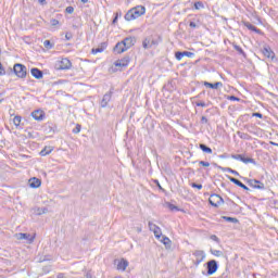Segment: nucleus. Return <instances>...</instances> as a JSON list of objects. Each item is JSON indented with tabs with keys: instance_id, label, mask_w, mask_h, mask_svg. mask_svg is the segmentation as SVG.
Wrapping results in <instances>:
<instances>
[{
	"instance_id": "obj_11",
	"label": "nucleus",
	"mask_w": 278,
	"mask_h": 278,
	"mask_svg": "<svg viewBox=\"0 0 278 278\" xmlns=\"http://www.w3.org/2000/svg\"><path fill=\"white\" fill-rule=\"evenodd\" d=\"M114 94V91L111 89L110 91H108L104 96H103V98H102V100H101V102H100V105H101V108H108V103L110 102V101H112V96Z\"/></svg>"
},
{
	"instance_id": "obj_32",
	"label": "nucleus",
	"mask_w": 278,
	"mask_h": 278,
	"mask_svg": "<svg viewBox=\"0 0 278 278\" xmlns=\"http://www.w3.org/2000/svg\"><path fill=\"white\" fill-rule=\"evenodd\" d=\"M223 220H226V223H239L238 218L236 217H229V216H222Z\"/></svg>"
},
{
	"instance_id": "obj_52",
	"label": "nucleus",
	"mask_w": 278,
	"mask_h": 278,
	"mask_svg": "<svg viewBox=\"0 0 278 278\" xmlns=\"http://www.w3.org/2000/svg\"><path fill=\"white\" fill-rule=\"evenodd\" d=\"M189 27H192L193 29H195V27H197V23H194V22H190V23H189Z\"/></svg>"
},
{
	"instance_id": "obj_22",
	"label": "nucleus",
	"mask_w": 278,
	"mask_h": 278,
	"mask_svg": "<svg viewBox=\"0 0 278 278\" xmlns=\"http://www.w3.org/2000/svg\"><path fill=\"white\" fill-rule=\"evenodd\" d=\"M205 88H211L212 90H218V88H223V84L220 81H217L215 84L204 81Z\"/></svg>"
},
{
	"instance_id": "obj_51",
	"label": "nucleus",
	"mask_w": 278,
	"mask_h": 278,
	"mask_svg": "<svg viewBox=\"0 0 278 278\" xmlns=\"http://www.w3.org/2000/svg\"><path fill=\"white\" fill-rule=\"evenodd\" d=\"M65 38H66V40H71L73 38V34L72 33H66Z\"/></svg>"
},
{
	"instance_id": "obj_7",
	"label": "nucleus",
	"mask_w": 278,
	"mask_h": 278,
	"mask_svg": "<svg viewBox=\"0 0 278 278\" xmlns=\"http://www.w3.org/2000/svg\"><path fill=\"white\" fill-rule=\"evenodd\" d=\"M193 255L195 256L194 266H199V264L204 262L205 257H206L205 251H203V250H195L193 252Z\"/></svg>"
},
{
	"instance_id": "obj_10",
	"label": "nucleus",
	"mask_w": 278,
	"mask_h": 278,
	"mask_svg": "<svg viewBox=\"0 0 278 278\" xmlns=\"http://www.w3.org/2000/svg\"><path fill=\"white\" fill-rule=\"evenodd\" d=\"M15 238L16 240H26L27 244H31L36 239V237H33L31 235L25 232L15 233Z\"/></svg>"
},
{
	"instance_id": "obj_39",
	"label": "nucleus",
	"mask_w": 278,
	"mask_h": 278,
	"mask_svg": "<svg viewBox=\"0 0 278 278\" xmlns=\"http://www.w3.org/2000/svg\"><path fill=\"white\" fill-rule=\"evenodd\" d=\"M81 131V125L77 124L76 127L73 129V134H79Z\"/></svg>"
},
{
	"instance_id": "obj_26",
	"label": "nucleus",
	"mask_w": 278,
	"mask_h": 278,
	"mask_svg": "<svg viewBox=\"0 0 278 278\" xmlns=\"http://www.w3.org/2000/svg\"><path fill=\"white\" fill-rule=\"evenodd\" d=\"M200 149L203 151V153L212 154V148L207 147L205 143H200Z\"/></svg>"
},
{
	"instance_id": "obj_38",
	"label": "nucleus",
	"mask_w": 278,
	"mask_h": 278,
	"mask_svg": "<svg viewBox=\"0 0 278 278\" xmlns=\"http://www.w3.org/2000/svg\"><path fill=\"white\" fill-rule=\"evenodd\" d=\"M197 108H207V104L203 101L195 102Z\"/></svg>"
},
{
	"instance_id": "obj_13",
	"label": "nucleus",
	"mask_w": 278,
	"mask_h": 278,
	"mask_svg": "<svg viewBox=\"0 0 278 278\" xmlns=\"http://www.w3.org/2000/svg\"><path fill=\"white\" fill-rule=\"evenodd\" d=\"M135 42H136V38L134 37H126L124 40H122V45H124L126 51H128V49H131Z\"/></svg>"
},
{
	"instance_id": "obj_45",
	"label": "nucleus",
	"mask_w": 278,
	"mask_h": 278,
	"mask_svg": "<svg viewBox=\"0 0 278 278\" xmlns=\"http://www.w3.org/2000/svg\"><path fill=\"white\" fill-rule=\"evenodd\" d=\"M117 23H118V12L115 13V16H114V18L112 21L113 25H116Z\"/></svg>"
},
{
	"instance_id": "obj_18",
	"label": "nucleus",
	"mask_w": 278,
	"mask_h": 278,
	"mask_svg": "<svg viewBox=\"0 0 278 278\" xmlns=\"http://www.w3.org/2000/svg\"><path fill=\"white\" fill-rule=\"evenodd\" d=\"M114 53H125V51H127V49L125 48V46L123 45V41H119L115 45V47L113 48Z\"/></svg>"
},
{
	"instance_id": "obj_6",
	"label": "nucleus",
	"mask_w": 278,
	"mask_h": 278,
	"mask_svg": "<svg viewBox=\"0 0 278 278\" xmlns=\"http://www.w3.org/2000/svg\"><path fill=\"white\" fill-rule=\"evenodd\" d=\"M159 45L160 41L153 37H147L142 42L143 49H151V47H157Z\"/></svg>"
},
{
	"instance_id": "obj_30",
	"label": "nucleus",
	"mask_w": 278,
	"mask_h": 278,
	"mask_svg": "<svg viewBox=\"0 0 278 278\" xmlns=\"http://www.w3.org/2000/svg\"><path fill=\"white\" fill-rule=\"evenodd\" d=\"M161 242H163V244L165 245L166 249H170V244H172V241L168 237H163V239L161 240Z\"/></svg>"
},
{
	"instance_id": "obj_53",
	"label": "nucleus",
	"mask_w": 278,
	"mask_h": 278,
	"mask_svg": "<svg viewBox=\"0 0 278 278\" xmlns=\"http://www.w3.org/2000/svg\"><path fill=\"white\" fill-rule=\"evenodd\" d=\"M168 207H169V210H172V211H173V210H177V206H175V204H169Z\"/></svg>"
},
{
	"instance_id": "obj_34",
	"label": "nucleus",
	"mask_w": 278,
	"mask_h": 278,
	"mask_svg": "<svg viewBox=\"0 0 278 278\" xmlns=\"http://www.w3.org/2000/svg\"><path fill=\"white\" fill-rule=\"evenodd\" d=\"M21 121H22L21 115H16V116L13 118V125H15V127H18V126L21 125Z\"/></svg>"
},
{
	"instance_id": "obj_21",
	"label": "nucleus",
	"mask_w": 278,
	"mask_h": 278,
	"mask_svg": "<svg viewBox=\"0 0 278 278\" xmlns=\"http://www.w3.org/2000/svg\"><path fill=\"white\" fill-rule=\"evenodd\" d=\"M128 65H129V59L128 58H124V59L117 60L115 62V66H118L119 68H125Z\"/></svg>"
},
{
	"instance_id": "obj_56",
	"label": "nucleus",
	"mask_w": 278,
	"mask_h": 278,
	"mask_svg": "<svg viewBox=\"0 0 278 278\" xmlns=\"http://www.w3.org/2000/svg\"><path fill=\"white\" fill-rule=\"evenodd\" d=\"M270 144H273V147H278V143H275L273 141H270Z\"/></svg>"
},
{
	"instance_id": "obj_43",
	"label": "nucleus",
	"mask_w": 278,
	"mask_h": 278,
	"mask_svg": "<svg viewBox=\"0 0 278 278\" xmlns=\"http://www.w3.org/2000/svg\"><path fill=\"white\" fill-rule=\"evenodd\" d=\"M50 23H51L52 27H55L56 25H60V21H58V20H55V18H52V20L50 21Z\"/></svg>"
},
{
	"instance_id": "obj_54",
	"label": "nucleus",
	"mask_w": 278,
	"mask_h": 278,
	"mask_svg": "<svg viewBox=\"0 0 278 278\" xmlns=\"http://www.w3.org/2000/svg\"><path fill=\"white\" fill-rule=\"evenodd\" d=\"M38 3H40L41 5H45V3H47V0H38Z\"/></svg>"
},
{
	"instance_id": "obj_8",
	"label": "nucleus",
	"mask_w": 278,
	"mask_h": 278,
	"mask_svg": "<svg viewBox=\"0 0 278 278\" xmlns=\"http://www.w3.org/2000/svg\"><path fill=\"white\" fill-rule=\"evenodd\" d=\"M248 185L256 190H266V186L264 185V182L257 179H248Z\"/></svg>"
},
{
	"instance_id": "obj_9",
	"label": "nucleus",
	"mask_w": 278,
	"mask_h": 278,
	"mask_svg": "<svg viewBox=\"0 0 278 278\" xmlns=\"http://www.w3.org/2000/svg\"><path fill=\"white\" fill-rule=\"evenodd\" d=\"M148 227L150 231H153L156 240H160V238H162V229L160 228V226L153 224L152 222H149Z\"/></svg>"
},
{
	"instance_id": "obj_20",
	"label": "nucleus",
	"mask_w": 278,
	"mask_h": 278,
	"mask_svg": "<svg viewBox=\"0 0 278 278\" xmlns=\"http://www.w3.org/2000/svg\"><path fill=\"white\" fill-rule=\"evenodd\" d=\"M104 49H108V43L102 42L98 48H93L91 50V53L93 55H97V53H103Z\"/></svg>"
},
{
	"instance_id": "obj_37",
	"label": "nucleus",
	"mask_w": 278,
	"mask_h": 278,
	"mask_svg": "<svg viewBox=\"0 0 278 278\" xmlns=\"http://www.w3.org/2000/svg\"><path fill=\"white\" fill-rule=\"evenodd\" d=\"M243 155H244V154H231L230 157H231L232 160H239V161L241 162Z\"/></svg>"
},
{
	"instance_id": "obj_55",
	"label": "nucleus",
	"mask_w": 278,
	"mask_h": 278,
	"mask_svg": "<svg viewBox=\"0 0 278 278\" xmlns=\"http://www.w3.org/2000/svg\"><path fill=\"white\" fill-rule=\"evenodd\" d=\"M136 230L138 233H142V227H137Z\"/></svg>"
},
{
	"instance_id": "obj_29",
	"label": "nucleus",
	"mask_w": 278,
	"mask_h": 278,
	"mask_svg": "<svg viewBox=\"0 0 278 278\" xmlns=\"http://www.w3.org/2000/svg\"><path fill=\"white\" fill-rule=\"evenodd\" d=\"M245 27L248 29H250V31H255L256 34H260V29L255 27V25L251 24V23H245Z\"/></svg>"
},
{
	"instance_id": "obj_48",
	"label": "nucleus",
	"mask_w": 278,
	"mask_h": 278,
	"mask_svg": "<svg viewBox=\"0 0 278 278\" xmlns=\"http://www.w3.org/2000/svg\"><path fill=\"white\" fill-rule=\"evenodd\" d=\"M201 123H202V125H207V123H208L207 117L202 116L201 117Z\"/></svg>"
},
{
	"instance_id": "obj_46",
	"label": "nucleus",
	"mask_w": 278,
	"mask_h": 278,
	"mask_svg": "<svg viewBox=\"0 0 278 278\" xmlns=\"http://www.w3.org/2000/svg\"><path fill=\"white\" fill-rule=\"evenodd\" d=\"M5 75V68H3V64L0 62V76Z\"/></svg>"
},
{
	"instance_id": "obj_12",
	"label": "nucleus",
	"mask_w": 278,
	"mask_h": 278,
	"mask_svg": "<svg viewBox=\"0 0 278 278\" xmlns=\"http://www.w3.org/2000/svg\"><path fill=\"white\" fill-rule=\"evenodd\" d=\"M194 55L193 52H189V51H177L175 52V58L176 60H178V62H181V60H184V58H192Z\"/></svg>"
},
{
	"instance_id": "obj_44",
	"label": "nucleus",
	"mask_w": 278,
	"mask_h": 278,
	"mask_svg": "<svg viewBox=\"0 0 278 278\" xmlns=\"http://www.w3.org/2000/svg\"><path fill=\"white\" fill-rule=\"evenodd\" d=\"M199 164L200 166H204L205 168L210 167V162L200 161Z\"/></svg>"
},
{
	"instance_id": "obj_40",
	"label": "nucleus",
	"mask_w": 278,
	"mask_h": 278,
	"mask_svg": "<svg viewBox=\"0 0 278 278\" xmlns=\"http://www.w3.org/2000/svg\"><path fill=\"white\" fill-rule=\"evenodd\" d=\"M65 12H66L67 14H73V12H75V8H73V7H67V8L65 9Z\"/></svg>"
},
{
	"instance_id": "obj_59",
	"label": "nucleus",
	"mask_w": 278,
	"mask_h": 278,
	"mask_svg": "<svg viewBox=\"0 0 278 278\" xmlns=\"http://www.w3.org/2000/svg\"><path fill=\"white\" fill-rule=\"evenodd\" d=\"M220 157L224 159V157H225V154H222Z\"/></svg>"
},
{
	"instance_id": "obj_17",
	"label": "nucleus",
	"mask_w": 278,
	"mask_h": 278,
	"mask_svg": "<svg viewBox=\"0 0 278 278\" xmlns=\"http://www.w3.org/2000/svg\"><path fill=\"white\" fill-rule=\"evenodd\" d=\"M28 184L30 188H40V186H42V180L33 177L28 180Z\"/></svg>"
},
{
	"instance_id": "obj_27",
	"label": "nucleus",
	"mask_w": 278,
	"mask_h": 278,
	"mask_svg": "<svg viewBox=\"0 0 278 278\" xmlns=\"http://www.w3.org/2000/svg\"><path fill=\"white\" fill-rule=\"evenodd\" d=\"M53 151L52 147H45L41 151H40V155L42 157H45V155H49V153H51Z\"/></svg>"
},
{
	"instance_id": "obj_5",
	"label": "nucleus",
	"mask_w": 278,
	"mask_h": 278,
	"mask_svg": "<svg viewBox=\"0 0 278 278\" xmlns=\"http://www.w3.org/2000/svg\"><path fill=\"white\" fill-rule=\"evenodd\" d=\"M206 275L210 277L218 270V262L216 260H211L206 262Z\"/></svg>"
},
{
	"instance_id": "obj_31",
	"label": "nucleus",
	"mask_w": 278,
	"mask_h": 278,
	"mask_svg": "<svg viewBox=\"0 0 278 278\" xmlns=\"http://www.w3.org/2000/svg\"><path fill=\"white\" fill-rule=\"evenodd\" d=\"M47 212H49V208H47V207H38L36 210V215L37 216H42V214H47Z\"/></svg>"
},
{
	"instance_id": "obj_23",
	"label": "nucleus",
	"mask_w": 278,
	"mask_h": 278,
	"mask_svg": "<svg viewBox=\"0 0 278 278\" xmlns=\"http://www.w3.org/2000/svg\"><path fill=\"white\" fill-rule=\"evenodd\" d=\"M127 266H129V262H127L125 258H122L117 264V270H126Z\"/></svg>"
},
{
	"instance_id": "obj_33",
	"label": "nucleus",
	"mask_w": 278,
	"mask_h": 278,
	"mask_svg": "<svg viewBox=\"0 0 278 278\" xmlns=\"http://www.w3.org/2000/svg\"><path fill=\"white\" fill-rule=\"evenodd\" d=\"M210 253H211L212 255H215V257H223V251H220V250L211 249V250H210Z\"/></svg>"
},
{
	"instance_id": "obj_58",
	"label": "nucleus",
	"mask_w": 278,
	"mask_h": 278,
	"mask_svg": "<svg viewBox=\"0 0 278 278\" xmlns=\"http://www.w3.org/2000/svg\"><path fill=\"white\" fill-rule=\"evenodd\" d=\"M58 278H62V274H59V275H58Z\"/></svg>"
},
{
	"instance_id": "obj_41",
	"label": "nucleus",
	"mask_w": 278,
	"mask_h": 278,
	"mask_svg": "<svg viewBox=\"0 0 278 278\" xmlns=\"http://www.w3.org/2000/svg\"><path fill=\"white\" fill-rule=\"evenodd\" d=\"M236 51H238V53H240L241 55H244V50H242V48L240 46H235Z\"/></svg>"
},
{
	"instance_id": "obj_1",
	"label": "nucleus",
	"mask_w": 278,
	"mask_h": 278,
	"mask_svg": "<svg viewBox=\"0 0 278 278\" xmlns=\"http://www.w3.org/2000/svg\"><path fill=\"white\" fill-rule=\"evenodd\" d=\"M146 12H147V8H144L143 5H137L130 9L125 14V21H136V18H140V16H143Z\"/></svg>"
},
{
	"instance_id": "obj_3",
	"label": "nucleus",
	"mask_w": 278,
	"mask_h": 278,
	"mask_svg": "<svg viewBox=\"0 0 278 278\" xmlns=\"http://www.w3.org/2000/svg\"><path fill=\"white\" fill-rule=\"evenodd\" d=\"M262 54L264 55V58H266L267 60H269V62H275L276 60V55H275V51H273V49L270 48V46L265 45L262 49H261Z\"/></svg>"
},
{
	"instance_id": "obj_61",
	"label": "nucleus",
	"mask_w": 278,
	"mask_h": 278,
	"mask_svg": "<svg viewBox=\"0 0 278 278\" xmlns=\"http://www.w3.org/2000/svg\"><path fill=\"white\" fill-rule=\"evenodd\" d=\"M0 97H3V93H2V92H0Z\"/></svg>"
},
{
	"instance_id": "obj_2",
	"label": "nucleus",
	"mask_w": 278,
	"mask_h": 278,
	"mask_svg": "<svg viewBox=\"0 0 278 278\" xmlns=\"http://www.w3.org/2000/svg\"><path fill=\"white\" fill-rule=\"evenodd\" d=\"M12 71L20 79H25L27 77V67L21 63H16L13 66V70L11 68V72Z\"/></svg>"
},
{
	"instance_id": "obj_35",
	"label": "nucleus",
	"mask_w": 278,
	"mask_h": 278,
	"mask_svg": "<svg viewBox=\"0 0 278 278\" xmlns=\"http://www.w3.org/2000/svg\"><path fill=\"white\" fill-rule=\"evenodd\" d=\"M43 47L46 49H53V43H51V40H45L43 41Z\"/></svg>"
},
{
	"instance_id": "obj_25",
	"label": "nucleus",
	"mask_w": 278,
	"mask_h": 278,
	"mask_svg": "<svg viewBox=\"0 0 278 278\" xmlns=\"http://www.w3.org/2000/svg\"><path fill=\"white\" fill-rule=\"evenodd\" d=\"M223 173H231V175H236V177H240V173L238 170L232 169L231 167H222Z\"/></svg>"
},
{
	"instance_id": "obj_42",
	"label": "nucleus",
	"mask_w": 278,
	"mask_h": 278,
	"mask_svg": "<svg viewBox=\"0 0 278 278\" xmlns=\"http://www.w3.org/2000/svg\"><path fill=\"white\" fill-rule=\"evenodd\" d=\"M154 184L156 185L159 190H162V192H166V190H164V188H162V185H160V180H154Z\"/></svg>"
},
{
	"instance_id": "obj_24",
	"label": "nucleus",
	"mask_w": 278,
	"mask_h": 278,
	"mask_svg": "<svg viewBox=\"0 0 278 278\" xmlns=\"http://www.w3.org/2000/svg\"><path fill=\"white\" fill-rule=\"evenodd\" d=\"M241 162H243V164H253L254 166L257 164V162H255V159H251V157H247L244 156H241Z\"/></svg>"
},
{
	"instance_id": "obj_4",
	"label": "nucleus",
	"mask_w": 278,
	"mask_h": 278,
	"mask_svg": "<svg viewBox=\"0 0 278 278\" xmlns=\"http://www.w3.org/2000/svg\"><path fill=\"white\" fill-rule=\"evenodd\" d=\"M208 203L213 207H220V205H223V203H225V200L219 194L213 193V194H211V197L208 199Z\"/></svg>"
},
{
	"instance_id": "obj_28",
	"label": "nucleus",
	"mask_w": 278,
	"mask_h": 278,
	"mask_svg": "<svg viewBox=\"0 0 278 278\" xmlns=\"http://www.w3.org/2000/svg\"><path fill=\"white\" fill-rule=\"evenodd\" d=\"M194 10H205V4L202 1H197L193 3Z\"/></svg>"
},
{
	"instance_id": "obj_62",
	"label": "nucleus",
	"mask_w": 278,
	"mask_h": 278,
	"mask_svg": "<svg viewBox=\"0 0 278 278\" xmlns=\"http://www.w3.org/2000/svg\"><path fill=\"white\" fill-rule=\"evenodd\" d=\"M276 73L278 74V67L276 68Z\"/></svg>"
},
{
	"instance_id": "obj_16",
	"label": "nucleus",
	"mask_w": 278,
	"mask_h": 278,
	"mask_svg": "<svg viewBox=\"0 0 278 278\" xmlns=\"http://www.w3.org/2000/svg\"><path fill=\"white\" fill-rule=\"evenodd\" d=\"M228 179L229 181H231V184H235V186L242 188V190H249V187H247V185H244L242 181L238 180L237 178L228 176Z\"/></svg>"
},
{
	"instance_id": "obj_19",
	"label": "nucleus",
	"mask_w": 278,
	"mask_h": 278,
	"mask_svg": "<svg viewBox=\"0 0 278 278\" xmlns=\"http://www.w3.org/2000/svg\"><path fill=\"white\" fill-rule=\"evenodd\" d=\"M30 74L33 75V77H35V79H42L45 75L42 71H40L38 67H33L30 70Z\"/></svg>"
},
{
	"instance_id": "obj_50",
	"label": "nucleus",
	"mask_w": 278,
	"mask_h": 278,
	"mask_svg": "<svg viewBox=\"0 0 278 278\" xmlns=\"http://www.w3.org/2000/svg\"><path fill=\"white\" fill-rule=\"evenodd\" d=\"M211 240H213L214 242H220V239H218L216 235H212Z\"/></svg>"
},
{
	"instance_id": "obj_57",
	"label": "nucleus",
	"mask_w": 278,
	"mask_h": 278,
	"mask_svg": "<svg viewBox=\"0 0 278 278\" xmlns=\"http://www.w3.org/2000/svg\"><path fill=\"white\" fill-rule=\"evenodd\" d=\"M81 3H88V0H80Z\"/></svg>"
},
{
	"instance_id": "obj_14",
	"label": "nucleus",
	"mask_w": 278,
	"mask_h": 278,
	"mask_svg": "<svg viewBox=\"0 0 278 278\" xmlns=\"http://www.w3.org/2000/svg\"><path fill=\"white\" fill-rule=\"evenodd\" d=\"M73 66V63H71V60L68 59H62L60 64H59V70L60 71H68Z\"/></svg>"
},
{
	"instance_id": "obj_36",
	"label": "nucleus",
	"mask_w": 278,
	"mask_h": 278,
	"mask_svg": "<svg viewBox=\"0 0 278 278\" xmlns=\"http://www.w3.org/2000/svg\"><path fill=\"white\" fill-rule=\"evenodd\" d=\"M191 188H197V190H203V185L197 184V182H191Z\"/></svg>"
},
{
	"instance_id": "obj_47",
	"label": "nucleus",
	"mask_w": 278,
	"mask_h": 278,
	"mask_svg": "<svg viewBox=\"0 0 278 278\" xmlns=\"http://www.w3.org/2000/svg\"><path fill=\"white\" fill-rule=\"evenodd\" d=\"M252 116H255L256 118H264V115L260 112L253 113Z\"/></svg>"
},
{
	"instance_id": "obj_49",
	"label": "nucleus",
	"mask_w": 278,
	"mask_h": 278,
	"mask_svg": "<svg viewBox=\"0 0 278 278\" xmlns=\"http://www.w3.org/2000/svg\"><path fill=\"white\" fill-rule=\"evenodd\" d=\"M228 100L229 101H240V99H238V97H236V96L228 97Z\"/></svg>"
},
{
	"instance_id": "obj_15",
	"label": "nucleus",
	"mask_w": 278,
	"mask_h": 278,
	"mask_svg": "<svg viewBox=\"0 0 278 278\" xmlns=\"http://www.w3.org/2000/svg\"><path fill=\"white\" fill-rule=\"evenodd\" d=\"M31 116L35 121H45V111L42 110H35L31 112Z\"/></svg>"
},
{
	"instance_id": "obj_60",
	"label": "nucleus",
	"mask_w": 278,
	"mask_h": 278,
	"mask_svg": "<svg viewBox=\"0 0 278 278\" xmlns=\"http://www.w3.org/2000/svg\"><path fill=\"white\" fill-rule=\"evenodd\" d=\"M0 103H3V99H0Z\"/></svg>"
}]
</instances>
